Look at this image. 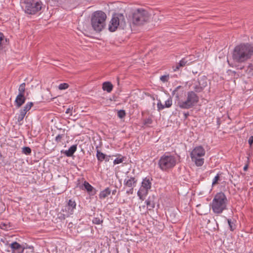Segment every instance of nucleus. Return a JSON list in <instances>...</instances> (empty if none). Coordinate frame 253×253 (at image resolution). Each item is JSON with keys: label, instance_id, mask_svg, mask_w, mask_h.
<instances>
[{"label": "nucleus", "instance_id": "obj_7", "mask_svg": "<svg viewBox=\"0 0 253 253\" xmlns=\"http://www.w3.org/2000/svg\"><path fill=\"white\" fill-rule=\"evenodd\" d=\"M149 19V15L147 10L137 9L133 13L132 23L136 25H141L147 22Z\"/></svg>", "mask_w": 253, "mask_h": 253}, {"label": "nucleus", "instance_id": "obj_26", "mask_svg": "<svg viewBox=\"0 0 253 253\" xmlns=\"http://www.w3.org/2000/svg\"><path fill=\"white\" fill-rule=\"evenodd\" d=\"M220 175L221 173H218L217 175L214 177L212 182V185L214 186L218 183V182L220 181Z\"/></svg>", "mask_w": 253, "mask_h": 253}, {"label": "nucleus", "instance_id": "obj_30", "mask_svg": "<svg viewBox=\"0 0 253 253\" xmlns=\"http://www.w3.org/2000/svg\"><path fill=\"white\" fill-rule=\"evenodd\" d=\"M125 158H126L125 157H123V156H122L121 158H116L114 161L113 163H114V165H116V164H119L122 163L123 162V161H124Z\"/></svg>", "mask_w": 253, "mask_h": 253}, {"label": "nucleus", "instance_id": "obj_46", "mask_svg": "<svg viewBox=\"0 0 253 253\" xmlns=\"http://www.w3.org/2000/svg\"><path fill=\"white\" fill-rule=\"evenodd\" d=\"M110 157V156H108L106 155V158H105V159L104 160V161H105V162H108L109 161V157Z\"/></svg>", "mask_w": 253, "mask_h": 253}, {"label": "nucleus", "instance_id": "obj_40", "mask_svg": "<svg viewBox=\"0 0 253 253\" xmlns=\"http://www.w3.org/2000/svg\"><path fill=\"white\" fill-rule=\"evenodd\" d=\"M64 134H58L57 136L55 137V141L56 142L59 143L61 141L62 137L64 136Z\"/></svg>", "mask_w": 253, "mask_h": 253}, {"label": "nucleus", "instance_id": "obj_17", "mask_svg": "<svg viewBox=\"0 0 253 253\" xmlns=\"http://www.w3.org/2000/svg\"><path fill=\"white\" fill-rule=\"evenodd\" d=\"M77 149V145H73L71 146L69 149L68 150H66L64 154L67 156V157H72L74 153L76 151Z\"/></svg>", "mask_w": 253, "mask_h": 253}, {"label": "nucleus", "instance_id": "obj_45", "mask_svg": "<svg viewBox=\"0 0 253 253\" xmlns=\"http://www.w3.org/2000/svg\"><path fill=\"white\" fill-rule=\"evenodd\" d=\"M189 116V114L188 112H186V113L184 112V120L187 119Z\"/></svg>", "mask_w": 253, "mask_h": 253}, {"label": "nucleus", "instance_id": "obj_44", "mask_svg": "<svg viewBox=\"0 0 253 253\" xmlns=\"http://www.w3.org/2000/svg\"><path fill=\"white\" fill-rule=\"evenodd\" d=\"M133 192V188H130L128 190L126 191V193L128 195L132 194Z\"/></svg>", "mask_w": 253, "mask_h": 253}, {"label": "nucleus", "instance_id": "obj_25", "mask_svg": "<svg viewBox=\"0 0 253 253\" xmlns=\"http://www.w3.org/2000/svg\"><path fill=\"white\" fill-rule=\"evenodd\" d=\"M33 106V103L31 102H28L26 105L24 107V108L23 109H21L22 110H24V112H25L26 113H27V112L28 111H29L31 107Z\"/></svg>", "mask_w": 253, "mask_h": 253}, {"label": "nucleus", "instance_id": "obj_38", "mask_svg": "<svg viewBox=\"0 0 253 253\" xmlns=\"http://www.w3.org/2000/svg\"><path fill=\"white\" fill-rule=\"evenodd\" d=\"M157 108H158V110L159 111H160L161 110L164 109L165 108L164 105L162 104L160 100H159V101L157 103Z\"/></svg>", "mask_w": 253, "mask_h": 253}, {"label": "nucleus", "instance_id": "obj_6", "mask_svg": "<svg viewBox=\"0 0 253 253\" xmlns=\"http://www.w3.org/2000/svg\"><path fill=\"white\" fill-rule=\"evenodd\" d=\"M176 164V158L173 155L164 154L160 159L158 165L163 171H167L175 167Z\"/></svg>", "mask_w": 253, "mask_h": 253}, {"label": "nucleus", "instance_id": "obj_24", "mask_svg": "<svg viewBox=\"0 0 253 253\" xmlns=\"http://www.w3.org/2000/svg\"><path fill=\"white\" fill-rule=\"evenodd\" d=\"M25 86H26V84L25 83H23L20 85L19 87L18 88V91H19L18 94H22V95H24V93L25 91Z\"/></svg>", "mask_w": 253, "mask_h": 253}, {"label": "nucleus", "instance_id": "obj_2", "mask_svg": "<svg viewBox=\"0 0 253 253\" xmlns=\"http://www.w3.org/2000/svg\"><path fill=\"white\" fill-rule=\"evenodd\" d=\"M181 88H182V87L179 85L172 92V94L173 95H175V98L177 99V105L182 109H189L194 107L199 101V96L193 91H190L187 92L185 100H180L179 94L177 92Z\"/></svg>", "mask_w": 253, "mask_h": 253}, {"label": "nucleus", "instance_id": "obj_34", "mask_svg": "<svg viewBox=\"0 0 253 253\" xmlns=\"http://www.w3.org/2000/svg\"><path fill=\"white\" fill-rule=\"evenodd\" d=\"M228 225L230 227V229L231 231H233L235 229V225L234 223L231 221V219H228L227 220Z\"/></svg>", "mask_w": 253, "mask_h": 253}, {"label": "nucleus", "instance_id": "obj_43", "mask_svg": "<svg viewBox=\"0 0 253 253\" xmlns=\"http://www.w3.org/2000/svg\"><path fill=\"white\" fill-rule=\"evenodd\" d=\"M72 110H73V107H72V108H68L66 110L65 113L66 114H69L70 116H72Z\"/></svg>", "mask_w": 253, "mask_h": 253}, {"label": "nucleus", "instance_id": "obj_50", "mask_svg": "<svg viewBox=\"0 0 253 253\" xmlns=\"http://www.w3.org/2000/svg\"><path fill=\"white\" fill-rule=\"evenodd\" d=\"M1 157H2V155H1V153L0 152V159L1 158Z\"/></svg>", "mask_w": 253, "mask_h": 253}, {"label": "nucleus", "instance_id": "obj_48", "mask_svg": "<svg viewBox=\"0 0 253 253\" xmlns=\"http://www.w3.org/2000/svg\"><path fill=\"white\" fill-rule=\"evenodd\" d=\"M248 68H250L251 69H253V65L252 64L250 63L248 65Z\"/></svg>", "mask_w": 253, "mask_h": 253}, {"label": "nucleus", "instance_id": "obj_41", "mask_svg": "<svg viewBox=\"0 0 253 253\" xmlns=\"http://www.w3.org/2000/svg\"><path fill=\"white\" fill-rule=\"evenodd\" d=\"M0 227L3 229H7V224L3 222H0Z\"/></svg>", "mask_w": 253, "mask_h": 253}, {"label": "nucleus", "instance_id": "obj_37", "mask_svg": "<svg viewBox=\"0 0 253 253\" xmlns=\"http://www.w3.org/2000/svg\"><path fill=\"white\" fill-rule=\"evenodd\" d=\"M4 38V36L3 34L2 33L0 32V49H2L3 48L2 41H3Z\"/></svg>", "mask_w": 253, "mask_h": 253}, {"label": "nucleus", "instance_id": "obj_31", "mask_svg": "<svg viewBox=\"0 0 253 253\" xmlns=\"http://www.w3.org/2000/svg\"><path fill=\"white\" fill-rule=\"evenodd\" d=\"M69 85L67 83H62V84H60L59 86H58V88L60 89V90H63V89H67L69 87Z\"/></svg>", "mask_w": 253, "mask_h": 253}, {"label": "nucleus", "instance_id": "obj_11", "mask_svg": "<svg viewBox=\"0 0 253 253\" xmlns=\"http://www.w3.org/2000/svg\"><path fill=\"white\" fill-rule=\"evenodd\" d=\"M76 207V203L75 200L70 199L67 205L65 206L64 209L63 210V211L66 213V215L69 216L70 215L73 214L74 211Z\"/></svg>", "mask_w": 253, "mask_h": 253}, {"label": "nucleus", "instance_id": "obj_36", "mask_svg": "<svg viewBox=\"0 0 253 253\" xmlns=\"http://www.w3.org/2000/svg\"><path fill=\"white\" fill-rule=\"evenodd\" d=\"M92 222L95 224H100L103 222V220L99 217H94L92 220Z\"/></svg>", "mask_w": 253, "mask_h": 253}, {"label": "nucleus", "instance_id": "obj_1", "mask_svg": "<svg viewBox=\"0 0 253 253\" xmlns=\"http://www.w3.org/2000/svg\"><path fill=\"white\" fill-rule=\"evenodd\" d=\"M253 56V43H242L236 45L232 53L234 63L242 64L246 62Z\"/></svg>", "mask_w": 253, "mask_h": 253}, {"label": "nucleus", "instance_id": "obj_49", "mask_svg": "<svg viewBox=\"0 0 253 253\" xmlns=\"http://www.w3.org/2000/svg\"><path fill=\"white\" fill-rule=\"evenodd\" d=\"M116 192H117V190H116V189H115V190H113V191H112V194H113V195H115V194H116Z\"/></svg>", "mask_w": 253, "mask_h": 253}, {"label": "nucleus", "instance_id": "obj_39", "mask_svg": "<svg viewBox=\"0 0 253 253\" xmlns=\"http://www.w3.org/2000/svg\"><path fill=\"white\" fill-rule=\"evenodd\" d=\"M66 217H68L66 215V213L64 214V213L60 212L58 214V218L61 220H64L65 219Z\"/></svg>", "mask_w": 253, "mask_h": 253}, {"label": "nucleus", "instance_id": "obj_12", "mask_svg": "<svg viewBox=\"0 0 253 253\" xmlns=\"http://www.w3.org/2000/svg\"><path fill=\"white\" fill-rule=\"evenodd\" d=\"M189 57L183 58L178 63L172 66L173 71L175 72L179 70L181 68L184 67L186 65H189L192 61L188 59Z\"/></svg>", "mask_w": 253, "mask_h": 253}, {"label": "nucleus", "instance_id": "obj_42", "mask_svg": "<svg viewBox=\"0 0 253 253\" xmlns=\"http://www.w3.org/2000/svg\"><path fill=\"white\" fill-rule=\"evenodd\" d=\"M249 144L251 148L253 147V136H251L250 137L248 140Z\"/></svg>", "mask_w": 253, "mask_h": 253}, {"label": "nucleus", "instance_id": "obj_4", "mask_svg": "<svg viewBox=\"0 0 253 253\" xmlns=\"http://www.w3.org/2000/svg\"><path fill=\"white\" fill-rule=\"evenodd\" d=\"M106 14L102 11L94 12L91 16V26L94 31L99 33L102 31L105 27Z\"/></svg>", "mask_w": 253, "mask_h": 253}, {"label": "nucleus", "instance_id": "obj_5", "mask_svg": "<svg viewBox=\"0 0 253 253\" xmlns=\"http://www.w3.org/2000/svg\"><path fill=\"white\" fill-rule=\"evenodd\" d=\"M43 4L40 0H25L23 3L22 8L25 13L34 15L41 11Z\"/></svg>", "mask_w": 253, "mask_h": 253}, {"label": "nucleus", "instance_id": "obj_29", "mask_svg": "<svg viewBox=\"0 0 253 253\" xmlns=\"http://www.w3.org/2000/svg\"><path fill=\"white\" fill-rule=\"evenodd\" d=\"M172 104V100L171 97H169L166 101H165V107L166 108H169Z\"/></svg>", "mask_w": 253, "mask_h": 253}, {"label": "nucleus", "instance_id": "obj_33", "mask_svg": "<svg viewBox=\"0 0 253 253\" xmlns=\"http://www.w3.org/2000/svg\"><path fill=\"white\" fill-rule=\"evenodd\" d=\"M126 115L125 111L124 110H120L118 112V116L121 119L124 118Z\"/></svg>", "mask_w": 253, "mask_h": 253}, {"label": "nucleus", "instance_id": "obj_8", "mask_svg": "<svg viewBox=\"0 0 253 253\" xmlns=\"http://www.w3.org/2000/svg\"><path fill=\"white\" fill-rule=\"evenodd\" d=\"M204 148L199 146L195 147L190 153L192 161L194 162L198 167L202 166L204 163V159L201 158L205 155Z\"/></svg>", "mask_w": 253, "mask_h": 253}, {"label": "nucleus", "instance_id": "obj_28", "mask_svg": "<svg viewBox=\"0 0 253 253\" xmlns=\"http://www.w3.org/2000/svg\"><path fill=\"white\" fill-rule=\"evenodd\" d=\"M194 91L195 93V92H200L201 91H203V90L204 89L203 88V87L200 85V84H196L194 86Z\"/></svg>", "mask_w": 253, "mask_h": 253}, {"label": "nucleus", "instance_id": "obj_14", "mask_svg": "<svg viewBox=\"0 0 253 253\" xmlns=\"http://www.w3.org/2000/svg\"><path fill=\"white\" fill-rule=\"evenodd\" d=\"M137 179L134 177H130L128 179H126L124 180V185L126 187L133 188L135 187L137 183Z\"/></svg>", "mask_w": 253, "mask_h": 253}, {"label": "nucleus", "instance_id": "obj_10", "mask_svg": "<svg viewBox=\"0 0 253 253\" xmlns=\"http://www.w3.org/2000/svg\"><path fill=\"white\" fill-rule=\"evenodd\" d=\"M149 178L145 177L144 178L141 183V187L140 190L137 192V195L139 197L140 199H142L141 193L146 195L148 191L151 188V180Z\"/></svg>", "mask_w": 253, "mask_h": 253}, {"label": "nucleus", "instance_id": "obj_35", "mask_svg": "<svg viewBox=\"0 0 253 253\" xmlns=\"http://www.w3.org/2000/svg\"><path fill=\"white\" fill-rule=\"evenodd\" d=\"M152 122H153L152 119L150 117L146 118V119H144V120H143V124L144 125H150L152 123Z\"/></svg>", "mask_w": 253, "mask_h": 253}, {"label": "nucleus", "instance_id": "obj_3", "mask_svg": "<svg viewBox=\"0 0 253 253\" xmlns=\"http://www.w3.org/2000/svg\"><path fill=\"white\" fill-rule=\"evenodd\" d=\"M228 200L225 194L222 192L214 196L211 203V208L214 213L220 214L227 209Z\"/></svg>", "mask_w": 253, "mask_h": 253}, {"label": "nucleus", "instance_id": "obj_19", "mask_svg": "<svg viewBox=\"0 0 253 253\" xmlns=\"http://www.w3.org/2000/svg\"><path fill=\"white\" fill-rule=\"evenodd\" d=\"M113 88V84L109 82H106L102 84V89L108 92H110Z\"/></svg>", "mask_w": 253, "mask_h": 253}, {"label": "nucleus", "instance_id": "obj_13", "mask_svg": "<svg viewBox=\"0 0 253 253\" xmlns=\"http://www.w3.org/2000/svg\"><path fill=\"white\" fill-rule=\"evenodd\" d=\"M12 252V253H22L24 251V248L17 242H14L10 245Z\"/></svg>", "mask_w": 253, "mask_h": 253}, {"label": "nucleus", "instance_id": "obj_32", "mask_svg": "<svg viewBox=\"0 0 253 253\" xmlns=\"http://www.w3.org/2000/svg\"><path fill=\"white\" fill-rule=\"evenodd\" d=\"M169 79V74L166 75L162 76L160 77V80L163 83L168 82Z\"/></svg>", "mask_w": 253, "mask_h": 253}, {"label": "nucleus", "instance_id": "obj_18", "mask_svg": "<svg viewBox=\"0 0 253 253\" xmlns=\"http://www.w3.org/2000/svg\"><path fill=\"white\" fill-rule=\"evenodd\" d=\"M111 192V190L109 187H107L104 190L101 191L99 194V198L100 199H104L108 197Z\"/></svg>", "mask_w": 253, "mask_h": 253}, {"label": "nucleus", "instance_id": "obj_27", "mask_svg": "<svg viewBox=\"0 0 253 253\" xmlns=\"http://www.w3.org/2000/svg\"><path fill=\"white\" fill-rule=\"evenodd\" d=\"M31 149L29 147H24L23 148H22V153L26 155H29L30 154H31Z\"/></svg>", "mask_w": 253, "mask_h": 253}, {"label": "nucleus", "instance_id": "obj_22", "mask_svg": "<svg viewBox=\"0 0 253 253\" xmlns=\"http://www.w3.org/2000/svg\"><path fill=\"white\" fill-rule=\"evenodd\" d=\"M81 188L82 189H85L86 191L91 193L93 190V187L86 181H84L83 185H82Z\"/></svg>", "mask_w": 253, "mask_h": 253}, {"label": "nucleus", "instance_id": "obj_47", "mask_svg": "<svg viewBox=\"0 0 253 253\" xmlns=\"http://www.w3.org/2000/svg\"><path fill=\"white\" fill-rule=\"evenodd\" d=\"M248 169V165H246L244 166V167L243 168V169H244V171H247Z\"/></svg>", "mask_w": 253, "mask_h": 253}, {"label": "nucleus", "instance_id": "obj_15", "mask_svg": "<svg viewBox=\"0 0 253 253\" xmlns=\"http://www.w3.org/2000/svg\"><path fill=\"white\" fill-rule=\"evenodd\" d=\"M26 98L24 95L18 94L15 100V104L17 108L20 107L25 102Z\"/></svg>", "mask_w": 253, "mask_h": 253}, {"label": "nucleus", "instance_id": "obj_16", "mask_svg": "<svg viewBox=\"0 0 253 253\" xmlns=\"http://www.w3.org/2000/svg\"><path fill=\"white\" fill-rule=\"evenodd\" d=\"M145 203L149 210L154 208L155 206L154 196H152V197L150 196L148 199L146 200Z\"/></svg>", "mask_w": 253, "mask_h": 253}, {"label": "nucleus", "instance_id": "obj_9", "mask_svg": "<svg viewBox=\"0 0 253 253\" xmlns=\"http://www.w3.org/2000/svg\"><path fill=\"white\" fill-rule=\"evenodd\" d=\"M126 25L124 16L122 14H117L113 15L110 24L108 29L110 32H114L118 26L124 27Z\"/></svg>", "mask_w": 253, "mask_h": 253}, {"label": "nucleus", "instance_id": "obj_21", "mask_svg": "<svg viewBox=\"0 0 253 253\" xmlns=\"http://www.w3.org/2000/svg\"><path fill=\"white\" fill-rule=\"evenodd\" d=\"M198 83L204 89L207 85V78L205 76H202L198 78Z\"/></svg>", "mask_w": 253, "mask_h": 253}, {"label": "nucleus", "instance_id": "obj_23", "mask_svg": "<svg viewBox=\"0 0 253 253\" xmlns=\"http://www.w3.org/2000/svg\"><path fill=\"white\" fill-rule=\"evenodd\" d=\"M26 113L25 112H24V110H22L21 109L20 110L19 114H18V118H17V121L19 123L20 125L21 124L20 122L23 121L24 118L25 117Z\"/></svg>", "mask_w": 253, "mask_h": 253}, {"label": "nucleus", "instance_id": "obj_20", "mask_svg": "<svg viewBox=\"0 0 253 253\" xmlns=\"http://www.w3.org/2000/svg\"><path fill=\"white\" fill-rule=\"evenodd\" d=\"M96 157L98 161L100 162H102L106 158V155L105 154L101 152L98 149V146L96 147Z\"/></svg>", "mask_w": 253, "mask_h": 253}]
</instances>
